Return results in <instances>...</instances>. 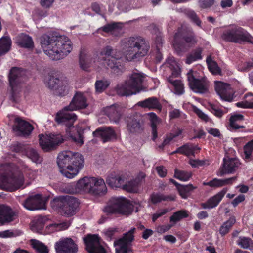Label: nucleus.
Instances as JSON below:
<instances>
[{
	"label": "nucleus",
	"mask_w": 253,
	"mask_h": 253,
	"mask_svg": "<svg viewBox=\"0 0 253 253\" xmlns=\"http://www.w3.org/2000/svg\"><path fill=\"white\" fill-rule=\"evenodd\" d=\"M228 191L227 188H223L214 196L210 198L206 202L201 203V207L205 209H212L216 207Z\"/></svg>",
	"instance_id": "nucleus-26"
},
{
	"label": "nucleus",
	"mask_w": 253,
	"mask_h": 253,
	"mask_svg": "<svg viewBox=\"0 0 253 253\" xmlns=\"http://www.w3.org/2000/svg\"><path fill=\"white\" fill-rule=\"evenodd\" d=\"M101 62V60H99L97 55L91 57L85 50H81L80 54V65L83 70L88 71L91 67L101 68L100 66Z\"/></svg>",
	"instance_id": "nucleus-19"
},
{
	"label": "nucleus",
	"mask_w": 253,
	"mask_h": 253,
	"mask_svg": "<svg viewBox=\"0 0 253 253\" xmlns=\"http://www.w3.org/2000/svg\"><path fill=\"white\" fill-rule=\"evenodd\" d=\"M199 148L196 145L187 144L177 148L176 151L172 152V154L179 153L187 156H193L195 153L199 151Z\"/></svg>",
	"instance_id": "nucleus-32"
},
{
	"label": "nucleus",
	"mask_w": 253,
	"mask_h": 253,
	"mask_svg": "<svg viewBox=\"0 0 253 253\" xmlns=\"http://www.w3.org/2000/svg\"><path fill=\"white\" fill-rule=\"evenodd\" d=\"M122 46L123 54L128 61L145 56L149 49V44L141 37L127 38Z\"/></svg>",
	"instance_id": "nucleus-6"
},
{
	"label": "nucleus",
	"mask_w": 253,
	"mask_h": 253,
	"mask_svg": "<svg viewBox=\"0 0 253 253\" xmlns=\"http://www.w3.org/2000/svg\"><path fill=\"white\" fill-rule=\"evenodd\" d=\"M79 205L78 200L73 197L67 196L66 204H65V213L68 216L75 214Z\"/></svg>",
	"instance_id": "nucleus-29"
},
{
	"label": "nucleus",
	"mask_w": 253,
	"mask_h": 253,
	"mask_svg": "<svg viewBox=\"0 0 253 253\" xmlns=\"http://www.w3.org/2000/svg\"><path fill=\"white\" fill-rule=\"evenodd\" d=\"M39 137L40 146L43 150L46 152L55 149L64 141L63 136L60 134H42Z\"/></svg>",
	"instance_id": "nucleus-13"
},
{
	"label": "nucleus",
	"mask_w": 253,
	"mask_h": 253,
	"mask_svg": "<svg viewBox=\"0 0 253 253\" xmlns=\"http://www.w3.org/2000/svg\"><path fill=\"white\" fill-rule=\"evenodd\" d=\"M137 105L142 108H148L149 109H158L161 108V105L157 98L152 97L139 101Z\"/></svg>",
	"instance_id": "nucleus-31"
},
{
	"label": "nucleus",
	"mask_w": 253,
	"mask_h": 253,
	"mask_svg": "<svg viewBox=\"0 0 253 253\" xmlns=\"http://www.w3.org/2000/svg\"><path fill=\"white\" fill-rule=\"evenodd\" d=\"M40 43L44 53L53 60L63 58L72 50V42L67 37L54 33L42 35Z\"/></svg>",
	"instance_id": "nucleus-1"
},
{
	"label": "nucleus",
	"mask_w": 253,
	"mask_h": 253,
	"mask_svg": "<svg viewBox=\"0 0 253 253\" xmlns=\"http://www.w3.org/2000/svg\"><path fill=\"white\" fill-rule=\"evenodd\" d=\"M15 214L9 207L0 205V225L13 221Z\"/></svg>",
	"instance_id": "nucleus-28"
},
{
	"label": "nucleus",
	"mask_w": 253,
	"mask_h": 253,
	"mask_svg": "<svg viewBox=\"0 0 253 253\" xmlns=\"http://www.w3.org/2000/svg\"><path fill=\"white\" fill-rule=\"evenodd\" d=\"M166 64L171 70V75H172V76L177 77L180 75V68L173 57H169L167 61Z\"/></svg>",
	"instance_id": "nucleus-38"
},
{
	"label": "nucleus",
	"mask_w": 253,
	"mask_h": 253,
	"mask_svg": "<svg viewBox=\"0 0 253 253\" xmlns=\"http://www.w3.org/2000/svg\"><path fill=\"white\" fill-rule=\"evenodd\" d=\"M243 120L244 116L242 115L235 114L231 116L230 119V130L234 131L244 128V126L240 125V122Z\"/></svg>",
	"instance_id": "nucleus-36"
},
{
	"label": "nucleus",
	"mask_w": 253,
	"mask_h": 253,
	"mask_svg": "<svg viewBox=\"0 0 253 253\" xmlns=\"http://www.w3.org/2000/svg\"><path fill=\"white\" fill-rule=\"evenodd\" d=\"M30 243L32 248L39 253H48L49 252L48 247L44 243L38 240L31 239Z\"/></svg>",
	"instance_id": "nucleus-39"
},
{
	"label": "nucleus",
	"mask_w": 253,
	"mask_h": 253,
	"mask_svg": "<svg viewBox=\"0 0 253 253\" xmlns=\"http://www.w3.org/2000/svg\"><path fill=\"white\" fill-rule=\"evenodd\" d=\"M88 106L86 96L84 93L78 92L74 96L69 106L58 112L55 117L56 121L60 124L65 125L69 129L77 119V116L73 113L69 111H74L85 108Z\"/></svg>",
	"instance_id": "nucleus-4"
},
{
	"label": "nucleus",
	"mask_w": 253,
	"mask_h": 253,
	"mask_svg": "<svg viewBox=\"0 0 253 253\" xmlns=\"http://www.w3.org/2000/svg\"><path fill=\"white\" fill-rule=\"evenodd\" d=\"M127 129L130 133L133 134L141 130V125L137 116H134L128 120Z\"/></svg>",
	"instance_id": "nucleus-33"
},
{
	"label": "nucleus",
	"mask_w": 253,
	"mask_h": 253,
	"mask_svg": "<svg viewBox=\"0 0 253 253\" xmlns=\"http://www.w3.org/2000/svg\"><path fill=\"white\" fill-rule=\"evenodd\" d=\"M11 41L9 37H2L0 39V55L8 52L11 47Z\"/></svg>",
	"instance_id": "nucleus-45"
},
{
	"label": "nucleus",
	"mask_w": 253,
	"mask_h": 253,
	"mask_svg": "<svg viewBox=\"0 0 253 253\" xmlns=\"http://www.w3.org/2000/svg\"><path fill=\"white\" fill-rule=\"evenodd\" d=\"M117 231V230L115 228H109L108 229H105L103 231V233L107 240H111Z\"/></svg>",
	"instance_id": "nucleus-63"
},
{
	"label": "nucleus",
	"mask_w": 253,
	"mask_h": 253,
	"mask_svg": "<svg viewBox=\"0 0 253 253\" xmlns=\"http://www.w3.org/2000/svg\"><path fill=\"white\" fill-rule=\"evenodd\" d=\"M251 242L252 240L249 238L240 237L238 240L237 243L241 247L248 249L249 248Z\"/></svg>",
	"instance_id": "nucleus-58"
},
{
	"label": "nucleus",
	"mask_w": 253,
	"mask_h": 253,
	"mask_svg": "<svg viewBox=\"0 0 253 253\" xmlns=\"http://www.w3.org/2000/svg\"><path fill=\"white\" fill-rule=\"evenodd\" d=\"M45 83L48 88L57 90V89L58 88L59 84L60 83V80L59 78L48 76L45 80Z\"/></svg>",
	"instance_id": "nucleus-48"
},
{
	"label": "nucleus",
	"mask_w": 253,
	"mask_h": 253,
	"mask_svg": "<svg viewBox=\"0 0 253 253\" xmlns=\"http://www.w3.org/2000/svg\"><path fill=\"white\" fill-rule=\"evenodd\" d=\"M195 74L192 70L189 71L187 73L189 87L196 93H204L208 90V82L205 77L200 79L196 78Z\"/></svg>",
	"instance_id": "nucleus-15"
},
{
	"label": "nucleus",
	"mask_w": 253,
	"mask_h": 253,
	"mask_svg": "<svg viewBox=\"0 0 253 253\" xmlns=\"http://www.w3.org/2000/svg\"><path fill=\"white\" fill-rule=\"evenodd\" d=\"M100 55L106 68H110L114 74L117 75L123 72L124 68L120 61L121 54L111 46H106L103 48Z\"/></svg>",
	"instance_id": "nucleus-8"
},
{
	"label": "nucleus",
	"mask_w": 253,
	"mask_h": 253,
	"mask_svg": "<svg viewBox=\"0 0 253 253\" xmlns=\"http://www.w3.org/2000/svg\"><path fill=\"white\" fill-rule=\"evenodd\" d=\"M56 253H77V245L70 238H63L56 242L54 245Z\"/></svg>",
	"instance_id": "nucleus-17"
},
{
	"label": "nucleus",
	"mask_w": 253,
	"mask_h": 253,
	"mask_svg": "<svg viewBox=\"0 0 253 253\" xmlns=\"http://www.w3.org/2000/svg\"><path fill=\"white\" fill-rule=\"evenodd\" d=\"M118 23H116L108 24L102 27L101 28H99L98 31H100L101 29H102V31L105 32H111L117 30L118 29Z\"/></svg>",
	"instance_id": "nucleus-60"
},
{
	"label": "nucleus",
	"mask_w": 253,
	"mask_h": 253,
	"mask_svg": "<svg viewBox=\"0 0 253 253\" xmlns=\"http://www.w3.org/2000/svg\"><path fill=\"white\" fill-rule=\"evenodd\" d=\"M68 135L72 140L77 145L81 146L83 144L84 142L83 137L82 134L79 131H77L76 134H72L70 132Z\"/></svg>",
	"instance_id": "nucleus-57"
},
{
	"label": "nucleus",
	"mask_w": 253,
	"mask_h": 253,
	"mask_svg": "<svg viewBox=\"0 0 253 253\" xmlns=\"http://www.w3.org/2000/svg\"><path fill=\"white\" fill-rule=\"evenodd\" d=\"M181 115L185 116V114L177 109H174L169 112V117L170 119H175L179 117Z\"/></svg>",
	"instance_id": "nucleus-64"
},
{
	"label": "nucleus",
	"mask_w": 253,
	"mask_h": 253,
	"mask_svg": "<svg viewBox=\"0 0 253 253\" xmlns=\"http://www.w3.org/2000/svg\"><path fill=\"white\" fill-rule=\"evenodd\" d=\"M215 89L218 95L223 101L231 102L234 98V91L231 86L220 81H215Z\"/></svg>",
	"instance_id": "nucleus-18"
},
{
	"label": "nucleus",
	"mask_w": 253,
	"mask_h": 253,
	"mask_svg": "<svg viewBox=\"0 0 253 253\" xmlns=\"http://www.w3.org/2000/svg\"><path fill=\"white\" fill-rule=\"evenodd\" d=\"M95 137H100L104 143L116 139L117 135L115 131L111 127L99 128L93 132Z\"/></svg>",
	"instance_id": "nucleus-24"
},
{
	"label": "nucleus",
	"mask_w": 253,
	"mask_h": 253,
	"mask_svg": "<svg viewBox=\"0 0 253 253\" xmlns=\"http://www.w3.org/2000/svg\"><path fill=\"white\" fill-rule=\"evenodd\" d=\"M47 218L45 216H38L32 222L31 228L34 232L41 233Z\"/></svg>",
	"instance_id": "nucleus-34"
},
{
	"label": "nucleus",
	"mask_w": 253,
	"mask_h": 253,
	"mask_svg": "<svg viewBox=\"0 0 253 253\" xmlns=\"http://www.w3.org/2000/svg\"><path fill=\"white\" fill-rule=\"evenodd\" d=\"M188 216V213L185 210H180L174 212L170 217V222L175 224L177 222L181 219L187 217Z\"/></svg>",
	"instance_id": "nucleus-52"
},
{
	"label": "nucleus",
	"mask_w": 253,
	"mask_h": 253,
	"mask_svg": "<svg viewBox=\"0 0 253 253\" xmlns=\"http://www.w3.org/2000/svg\"><path fill=\"white\" fill-rule=\"evenodd\" d=\"M223 167L217 172L218 176H223L226 174L234 172L240 165V162L237 158H224Z\"/></svg>",
	"instance_id": "nucleus-22"
},
{
	"label": "nucleus",
	"mask_w": 253,
	"mask_h": 253,
	"mask_svg": "<svg viewBox=\"0 0 253 253\" xmlns=\"http://www.w3.org/2000/svg\"><path fill=\"white\" fill-rule=\"evenodd\" d=\"M103 210L107 213H119L128 215L132 212V207L130 203L125 198L112 197Z\"/></svg>",
	"instance_id": "nucleus-9"
},
{
	"label": "nucleus",
	"mask_w": 253,
	"mask_h": 253,
	"mask_svg": "<svg viewBox=\"0 0 253 253\" xmlns=\"http://www.w3.org/2000/svg\"><path fill=\"white\" fill-rule=\"evenodd\" d=\"M110 82L106 79L97 80L95 84V91L98 93L104 91L109 85Z\"/></svg>",
	"instance_id": "nucleus-51"
},
{
	"label": "nucleus",
	"mask_w": 253,
	"mask_h": 253,
	"mask_svg": "<svg viewBox=\"0 0 253 253\" xmlns=\"http://www.w3.org/2000/svg\"><path fill=\"white\" fill-rule=\"evenodd\" d=\"M57 163L62 174L68 178L72 179L83 168L84 159L78 153L64 151L58 154Z\"/></svg>",
	"instance_id": "nucleus-2"
},
{
	"label": "nucleus",
	"mask_w": 253,
	"mask_h": 253,
	"mask_svg": "<svg viewBox=\"0 0 253 253\" xmlns=\"http://www.w3.org/2000/svg\"><path fill=\"white\" fill-rule=\"evenodd\" d=\"M70 86L68 82L65 80H60L58 88L57 89V93L60 95H64L68 92Z\"/></svg>",
	"instance_id": "nucleus-55"
},
{
	"label": "nucleus",
	"mask_w": 253,
	"mask_h": 253,
	"mask_svg": "<svg viewBox=\"0 0 253 253\" xmlns=\"http://www.w3.org/2000/svg\"><path fill=\"white\" fill-rule=\"evenodd\" d=\"M146 76L142 73L134 72L124 83L118 84L116 87L117 94L121 96H130L144 90L143 83Z\"/></svg>",
	"instance_id": "nucleus-7"
},
{
	"label": "nucleus",
	"mask_w": 253,
	"mask_h": 253,
	"mask_svg": "<svg viewBox=\"0 0 253 253\" xmlns=\"http://www.w3.org/2000/svg\"><path fill=\"white\" fill-rule=\"evenodd\" d=\"M22 205L26 209L31 211L45 209L44 201L41 194L29 197Z\"/></svg>",
	"instance_id": "nucleus-21"
},
{
	"label": "nucleus",
	"mask_w": 253,
	"mask_h": 253,
	"mask_svg": "<svg viewBox=\"0 0 253 253\" xmlns=\"http://www.w3.org/2000/svg\"><path fill=\"white\" fill-rule=\"evenodd\" d=\"M21 232L19 231H13L7 230L4 231L0 232V237L9 238L15 237L20 234Z\"/></svg>",
	"instance_id": "nucleus-59"
},
{
	"label": "nucleus",
	"mask_w": 253,
	"mask_h": 253,
	"mask_svg": "<svg viewBox=\"0 0 253 253\" xmlns=\"http://www.w3.org/2000/svg\"><path fill=\"white\" fill-rule=\"evenodd\" d=\"M201 49L198 48L192 51L187 55L186 63L188 64H190L193 62L201 59Z\"/></svg>",
	"instance_id": "nucleus-50"
},
{
	"label": "nucleus",
	"mask_w": 253,
	"mask_h": 253,
	"mask_svg": "<svg viewBox=\"0 0 253 253\" xmlns=\"http://www.w3.org/2000/svg\"><path fill=\"white\" fill-rule=\"evenodd\" d=\"M128 180V174L126 172H112L106 178V183L112 188H122Z\"/></svg>",
	"instance_id": "nucleus-20"
},
{
	"label": "nucleus",
	"mask_w": 253,
	"mask_h": 253,
	"mask_svg": "<svg viewBox=\"0 0 253 253\" xmlns=\"http://www.w3.org/2000/svg\"><path fill=\"white\" fill-rule=\"evenodd\" d=\"M14 131L23 135H28L33 129L32 126L28 122L19 117H16L14 120V124L12 126Z\"/></svg>",
	"instance_id": "nucleus-23"
},
{
	"label": "nucleus",
	"mask_w": 253,
	"mask_h": 253,
	"mask_svg": "<svg viewBox=\"0 0 253 253\" xmlns=\"http://www.w3.org/2000/svg\"><path fill=\"white\" fill-rule=\"evenodd\" d=\"M222 38L230 42L240 43L246 42L253 44V37L243 28L236 26L225 30Z\"/></svg>",
	"instance_id": "nucleus-11"
},
{
	"label": "nucleus",
	"mask_w": 253,
	"mask_h": 253,
	"mask_svg": "<svg viewBox=\"0 0 253 253\" xmlns=\"http://www.w3.org/2000/svg\"><path fill=\"white\" fill-rule=\"evenodd\" d=\"M22 172H24L27 178L33 180L38 174V170H32L25 168L23 171L19 168L11 169L8 173L4 174L1 178L0 188L9 191H13L21 187L24 182V177Z\"/></svg>",
	"instance_id": "nucleus-3"
},
{
	"label": "nucleus",
	"mask_w": 253,
	"mask_h": 253,
	"mask_svg": "<svg viewBox=\"0 0 253 253\" xmlns=\"http://www.w3.org/2000/svg\"><path fill=\"white\" fill-rule=\"evenodd\" d=\"M236 219L235 217L231 216L229 219L224 222L219 229L220 234L224 236L229 232L232 226L235 223Z\"/></svg>",
	"instance_id": "nucleus-44"
},
{
	"label": "nucleus",
	"mask_w": 253,
	"mask_h": 253,
	"mask_svg": "<svg viewBox=\"0 0 253 253\" xmlns=\"http://www.w3.org/2000/svg\"><path fill=\"white\" fill-rule=\"evenodd\" d=\"M105 113L110 120L118 124L123 118V112L121 108L117 105H113L105 109Z\"/></svg>",
	"instance_id": "nucleus-25"
},
{
	"label": "nucleus",
	"mask_w": 253,
	"mask_h": 253,
	"mask_svg": "<svg viewBox=\"0 0 253 253\" xmlns=\"http://www.w3.org/2000/svg\"><path fill=\"white\" fill-rule=\"evenodd\" d=\"M174 200V197L172 196H167L163 194L160 193L153 194L151 196V200L154 204H156L162 201H173Z\"/></svg>",
	"instance_id": "nucleus-53"
},
{
	"label": "nucleus",
	"mask_w": 253,
	"mask_h": 253,
	"mask_svg": "<svg viewBox=\"0 0 253 253\" xmlns=\"http://www.w3.org/2000/svg\"><path fill=\"white\" fill-rule=\"evenodd\" d=\"M149 116L150 120L151 123V127L152 130L153 139L154 140L157 137V126L160 123V119L154 113H150L148 114Z\"/></svg>",
	"instance_id": "nucleus-43"
},
{
	"label": "nucleus",
	"mask_w": 253,
	"mask_h": 253,
	"mask_svg": "<svg viewBox=\"0 0 253 253\" xmlns=\"http://www.w3.org/2000/svg\"><path fill=\"white\" fill-rule=\"evenodd\" d=\"M25 154L33 163L40 164L42 161V158L35 149L32 148H27L25 150Z\"/></svg>",
	"instance_id": "nucleus-37"
},
{
	"label": "nucleus",
	"mask_w": 253,
	"mask_h": 253,
	"mask_svg": "<svg viewBox=\"0 0 253 253\" xmlns=\"http://www.w3.org/2000/svg\"><path fill=\"white\" fill-rule=\"evenodd\" d=\"M16 42L22 47L31 48L33 47L34 42L31 37L28 35L21 33L15 38Z\"/></svg>",
	"instance_id": "nucleus-30"
},
{
	"label": "nucleus",
	"mask_w": 253,
	"mask_h": 253,
	"mask_svg": "<svg viewBox=\"0 0 253 253\" xmlns=\"http://www.w3.org/2000/svg\"><path fill=\"white\" fill-rule=\"evenodd\" d=\"M196 188V187L193 186L192 184L179 185L177 187L180 195L184 199L187 198L189 195L190 192Z\"/></svg>",
	"instance_id": "nucleus-47"
},
{
	"label": "nucleus",
	"mask_w": 253,
	"mask_h": 253,
	"mask_svg": "<svg viewBox=\"0 0 253 253\" xmlns=\"http://www.w3.org/2000/svg\"><path fill=\"white\" fill-rule=\"evenodd\" d=\"M122 189L128 192L137 193L138 191V183L133 180L128 174V180L124 184Z\"/></svg>",
	"instance_id": "nucleus-40"
},
{
	"label": "nucleus",
	"mask_w": 253,
	"mask_h": 253,
	"mask_svg": "<svg viewBox=\"0 0 253 253\" xmlns=\"http://www.w3.org/2000/svg\"><path fill=\"white\" fill-rule=\"evenodd\" d=\"M87 251L90 253H106L105 246L96 235H88L84 238Z\"/></svg>",
	"instance_id": "nucleus-16"
},
{
	"label": "nucleus",
	"mask_w": 253,
	"mask_h": 253,
	"mask_svg": "<svg viewBox=\"0 0 253 253\" xmlns=\"http://www.w3.org/2000/svg\"><path fill=\"white\" fill-rule=\"evenodd\" d=\"M253 151V139L248 142L244 146V160L246 162L251 160V157Z\"/></svg>",
	"instance_id": "nucleus-49"
},
{
	"label": "nucleus",
	"mask_w": 253,
	"mask_h": 253,
	"mask_svg": "<svg viewBox=\"0 0 253 253\" xmlns=\"http://www.w3.org/2000/svg\"><path fill=\"white\" fill-rule=\"evenodd\" d=\"M66 200H67V196H61L59 197H57L54 198L51 202V206L55 209H61L63 210L65 213V204H66Z\"/></svg>",
	"instance_id": "nucleus-42"
},
{
	"label": "nucleus",
	"mask_w": 253,
	"mask_h": 253,
	"mask_svg": "<svg viewBox=\"0 0 253 253\" xmlns=\"http://www.w3.org/2000/svg\"><path fill=\"white\" fill-rule=\"evenodd\" d=\"M24 71L18 68L14 67L10 70L9 80L12 90V99L15 102L18 101L16 93L19 92L20 84L24 81Z\"/></svg>",
	"instance_id": "nucleus-12"
},
{
	"label": "nucleus",
	"mask_w": 253,
	"mask_h": 253,
	"mask_svg": "<svg viewBox=\"0 0 253 253\" xmlns=\"http://www.w3.org/2000/svg\"><path fill=\"white\" fill-rule=\"evenodd\" d=\"M68 188L67 192L71 193H87L98 195L104 194L107 190L102 178L87 176L80 179L76 183H71Z\"/></svg>",
	"instance_id": "nucleus-5"
},
{
	"label": "nucleus",
	"mask_w": 253,
	"mask_h": 253,
	"mask_svg": "<svg viewBox=\"0 0 253 253\" xmlns=\"http://www.w3.org/2000/svg\"><path fill=\"white\" fill-rule=\"evenodd\" d=\"M70 225V223L67 221L52 224L47 227V232L50 233L55 231L64 230L67 229Z\"/></svg>",
	"instance_id": "nucleus-41"
},
{
	"label": "nucleus",
	"mask_w": 253,
	"mask_h": 253,
	"mask_svg": "<svg viewBox=\"0 0 253 253\" xmlns=\"http://www.w3.org/2000/svg\"><path fill=\"white\" fill-rule=\"evenodd\" d=\"M206 62L209 71L214 75H220L221 69L217 63L213 61L211 56L207 57Z\"/></svg>",
	"instance_id": "nucleus-46"
},
{
	"label": "nucleus",
	"mask_w": 253,
	"mask_h": 253,
	"mask_svg": "<svg viewBox=\"0 0 253 253\" xmlns=\"http://www.w3.org/2000/svg\"><path fill=\"white\" fill-rule=\"evenodd\" d=\"M192 176V173L190 171L184 170H175L174 177L181 181H186L190 179Z\"/></svg>",
	"instance_id": "nucleus-54"
},
{
	"label": "nucleus",
	"mask_w": 253,
	"mask_h": 253,
	"mask_svg": "<svg viewBox=\"0 0 253 253\" xmlns=\"http://www.w3.org/2000/svg\"><path fill=\"white\" fill-rule=\"evenodd\" d=\"M187 32L190 34L189 36L185 35V30L178 29L174 35L173 46L175 51L179 55L185 51L190 46L196 42L191 29H188Z\"/></svg>",
	"instance_id": "nucleus-10"
},
{
	"label": "nucleus",
	"mask_w": 253,
	"mask_h": 253,
	"mask_svg": "<svg viewBox=\"0 0 253 253\" xmlns=\"http://www.w3.org/2000/svg\"><path fill=\"white\" fill-rule=\"evenodd\" d=\"M174 78L176 77L171 75L168 78V81L174 87L175 93L181 95L184 92V84L180 80L174 79Z\"/></svg>",
	"instance_id": "nucleus-35"
},
{
	"label": "nucleus",
	"mask_w": 253,
	"mask_h": 253,
	"mask_svg": "<svg viewBox=\"0 0 253 253\" xmlns=\"http://www.w3.org/2000/svg\"><path fill=\"white\" fill-rule=\"evenodd\" d=\"M237 176L225 179L214 178L209 182H204L203 185L209 186L213 188H218L226 185L232 184L237 180Z\"/></svg>",
	"instance_id": "nucleus-27"
},
{
	"label": "nucleus",
	"mask_w": 253,
	"mask_h": 253,
	"mask_svg": "<svg viewBox=\"0 0 253 253\" xmlns=\"http://www.w3.org/2000/svg\"><path fill=\"white\" fill-rule=\"evenodd\" d=\"M135 230V228H132L124 234L122 238L114 242V244L116 246V251L117 253H133L130 245L134 240V233Z\"/></svg>",
	"instance_id": "nucleus-14"
},
{
	"label": "nucleus",
	"mask_w": 253,
	"mask_h": 253,
	"mask_svg": "<svg viewBox=\"0 0 253 253\" xmlns=\"http://www.w3.org/2000/svg\"><path fill=\"white\" fill-rule=\"evenodd\" d=\"M182 133V130L180 129H178V131L175 134H171L169 136H168L165 140H164L162 145L160 146L162 148H163L165 145L169 144L170 141L172 140V139L176 136H179Z\"/></svg>",
	"instance_id": "nucleus-62"
},
{
	"label": "nucleus",
	"mask_w": 253,
	"mask_h": 253,
	"mask_svg": "<svg viewBox=\"0 0 253 253\" xmlns=\"http://www.w3.org/2000/svg\"><path fill=\"white\" fill-rule=\"evenodd\" d=\"M187 16L191 19V20L195 23L197 26H201V21L197 17V15L194 11L188 10L187 12Z\"/></svg>",
	"instance_id": "nucleus-61"
},
{
	"label": "nucleus",
	"mask_w": 253,
	"mask_h": 253,
	"mask_svg": "<svg viewBox=\"0 0 253 253\" xmlns=\"http://www.w3.org/2000/svg\"><path fill=\"white\" fill-rule=\"evenodd\" d=\"M192 110L198 116V117L205 122H211V119L202 111L193 105H191Z\"/></svg>",
	"instance_id": "nucleus-56"
}]
</instances>
